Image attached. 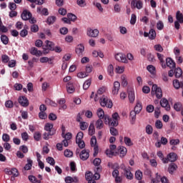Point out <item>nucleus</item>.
<instances>
[{
  "label": "nucleus",
  "instance_id": "nucleus-34",
  "mask_svg": "<svg viewBox=\"0 0 183 183\" xmlns=\"http://www.w3.org/2000/svg\"><path fill=\"white\" fill-rule=\"evenodd\" d=\"M96 128L97 129H102L104 128V122L102 119H99L96 122Z\"/></svg>",
  "mask_w": 183,
  "mask_h": 183
},
{
  "label": "nucleus",
  "instance_id": "nucleus-22",
  "mask_svg": "<svg viewBox=\"0 0 183 183\" xmlns=\"http://www.w3.org/2000/svg\"><path fill=\"white\" fill-rule=\"evenodd\" d=\"M65 102H66V101L65 100V99L61 98L58 101V104L59 105V109H66V108H68V107L66 106V104H65Z\"/></svg>",
  "mask_w": 183,
  "mask_h": 183
},
{
  "label": "nucleus",
  "instance_id": "nucleus-20",
  "mask_svg": "<svg viewBox=\"0 0 183 183\" xmlns=\"http://www.w3.org/2000/svg\"><path fill=\"white\" fill-rule=\"evenodd\" d=\"M176 169H178V166L175 163H171L169 164L168 172L170 173L171 175L175 172Z\"/></svg>",
  "mask_w": 183,
  "mask_h": 183
},
{
  "label": "nucleus",
  "instance_id": "nucleus-7",
  "mask_svg": "<svg viewBox=\"0 0 183 183\" xmlns=\"http://www.w3.org/2000/svg\"><path fill=\"white\" fill-rule=\"evenodd\" d=\"M55 48V44L50 41H46V48H44V54H49V51H53Z\"/></svg>",
  "mask_w": 183,
  "mask_h": 183
},
{
  "label": "nucleus",
  "instance_id": "nucleus-13",
  "mask_svg": "<svg viewBox=\"0 0 183 183\" xmlns=\"http://www.w3.org/2000/svg\"><path fill=\"white\" fill-rule=\"evenodd\" d=\"M119 88H121V84L119 81H116L114 82V86L112 89V94L113 95H118V92H119Z\"/></svg>",
  "mask_w": 183,
  "mask_h": 183
},
{
  "label": "nucleus",
  "instance_id": "nucleus-26",
  "mask_svg": "<svg viewBox=\"0 0 183 183\" xmlns=\"http://www.w3.org/2000/svg\"><path fill=\"white\" fill-rule=\"evenodd\" d=\"M66 89L69 94H74V92H75V88L74 87V85H72L71 82H69L67 84Z\"/></svg>",
  "mask_w": 183,
  "mask_h": 183
},
{
  "label": "nucleus",
  "instance_id": "nucleus-30",
  "mask_svg": "<svg viewBox=\"0 0 183 183\" xmlns=\"http://www.w3.org/2000/svg\"><path fill=\"white\" fill-rule=\"evenodd\" d=\"M174 76L175 78H181L182 76V69L178 67L174 69Z\"/></svg>",
  "mask_w": 183,
  "mask_h": 183
},
{
  "label": "nucleus",
  "instance_id": "nucleus-53",
  "mask_svg": "<svg viewBox=\"0 0 183 183\" xmlns=\"http://www.w3.org/2000/svg\"><path fill=\"white\" fill-rule=\"evenodd\" d=\"M87 128H88V123L85 122H80V129H81V131H85V129H87Z\"/></svg>",
  "mask_w": 183,
  "mask_h": 183
},
{
  "label": "nucleus",
  "instance_id": "nucleus-32",
  "mask_svg": "<svg viewBox=\"0 0 183 183\" xmlns=\"http://www.w3.org/2000/svg\"><path fill=\"white\" fill-rule=\"evenodd\" d=\"M84 49H85V47L84 46V45L79 44L76 48V53L77 54V55H81V54L84 52Z\"/></svg>",
  "mask_w": 183,
  "mask_h": 183
},
{
  "label": "nucleus",
  "instance_id": "nucleus-39",
  "mask_svg": "<svg viewBox=\"0 0 183 183\" xmlns=\"http://www.w3.org/2000/svg\"><path fill=\"white\" fill-rule=\"evenodd\" d=\"M1 41L4 45H8V43L9 42V38H8L6 35L2 34L1 36Z\"/></svg>",
  "mask_w": 183,
  "mask_h": 183
},
{
  "label": "nucleus",
  "instance_id": "nucleus-27",
  "mask_svg": "<svg viewBox=\"0 0 183 183\" xmlns=\"http://www.w3.org/2000/svg\"><path fill=\"white\" fill-rule=\"evenodd\" d=\"M55 21H56V17L55 16H50L46 19V24H48V25H53Z\"/></svg>",
  "mask_w": 183,
  "mask_h": 183
},
{
  "label": "nucleus",
  "instance_id": "nucleus-49",
  "mask_svg": "<svg viewBox=\"0 0 183 183\" xmlns=\"http://www.w3.org/2000/svg\"><path fill=\"white\" fill-rule=\"evenodd\" d=\"M179 142H180L179 139H172L169 141L170 145H173V146L179 145Z\"/></svg>",
  "mask_w": 183,
  "mask_h": 183
},
{
  "label": "nucleus",
  "instance_id": "nucleus-62",
  "mask_svg": "<svg viewBox=\"0 0 183 183\" xmlns=\"http://www.w3.org/2000/svg\"><path fill=\"white\" fill-rule=\"evenodd\" d=\"M26 29H28V27H26V29H24L20 31V36H21V38H25V36L28 35V30Z\"/></svg>",
  "mask_w": 183,
  "mask_h": 183
},
{
  "label": "nucleus",
  "instance_id": "nucleus-55",
  "mask_svg": "<svg viewBox=\"0 0 183 183\" xmlns=\"http://www.w3.org/2000/svg\"><path fill=\"white\" fill-rule=\"evenodd\" d=\"M6 108H14V102L11 100H7L5 102Z\"/></svg>",
  "mask_w": 183,
  "mask_h": 183
},
{
  "label": "nucleus",
  "instance_id": "nucleus-21",
  "mask_svg": "<svg viewBox=\"0 0 183 183\" xmlns=\"http://www.w3.org/2000/svg\"><path fill=\"white\" fill-rule=\"evenodd\" d=\"M97 116L99 118V119H104V122H105V117H108L107 114H105V113L104 112V109L99 108L97 110Z\"/></svg>",
  "mask_w": 183,
  "mask_h": 183
},
{
  "label": "nucleus",
  "instance_id": "nucleus-61",
  "mask_svg": "<svg viewBox=\"0 0 183 183\" xmlns=\"http://www.w3.org/2000/svg\"><path fill=\"white\" fill-rule=\"evenodd\" d=\"M101 162H102V161H101V159H99V158H96L93 161V164L96 167V168H97V167H101V166H99V165H101Z\"/></svg>",
  "mask_w": 183,
  "mask_h": 183
},
{
  "label": "nucleus",
  "instance_id": "nucleus-9",
  "mask_svg": "<svg viewBox=\"0 0 183 183\" xmlns=\"http://www.w3.org/2000/svg\"><path fill=\"white\" fill-rule=\"evenodd\" d=\"M21 18L23 21H29L32 18V13L28 10H24L21 13Z\"/></svg>",
  "mask_w": 183,
  "mask_h": 183
},
{
  "label": "nucleus",
  "instance_id": "nucleus-23",
  "mask_svg": "<svg viewBox=\"0 0 183 183\" xmlns=\"http://www.w3.org/2000/svg\"><path fill=\"white\" fill-rule=\"evenodd\" d=\"M32 164H34V162L31 159L28 158L27 159V164H25V166L24 167V169L25 171L31 170V168H32Z\"/></svg>",
  "mask_w": 183,
  "mask_h": 183
},
{
  "label": "nucleus",
  "instance_id": "nucleus-6",
  "mask_svg": "<svg viewBox=\"0 0 183 183\" xmlns=\"http://www.w3.org/2000/svg\"><path fill=\"white\" fill-rule=\"evenodd\" d=\"M122 169L123 170L124 174L126 177L127 179H134V174L131 172V167H122Z\"/></svg>",
  "mask_w": 183,
  "mask_h": 183
},
{
  "label": "nucleus",
  "instance_id": "nucleus-33",
  "mask_svg": "<svg viewBox=\"0 0 183 183\" xmlns=\"http://www.w3.org/2000/svg\"><path fill=\"white\" fill-rule=\"evenodd\" d=\"M66 183H72V182H78V178L76 177H71L69 176L65 178Z\"/></svg>",
  "mask_w": 183,
  "mask_h": 183
},
{
  "label": "nucleus",
  "instance_id": "nucleus-64",
  "mask_svg": "<svg viewBox=\"0 0 183 183\" xmlns=\"http://www.w3.org/2000/svg\"><path fill=\"white\" fill-rule=\"evenodd\" d=\"M147 71H149L150 74H155V66L152 65L147 66Z\"/></svg>",
  "mask_w": 183,
  "mask_h": 183
},
{
  "label": "nucleus",
  "instance_id": "nucleus-54",
  "mask_svg": "<svg viewBox=\"0 0 183 183\" xmlns=\"http://www.w3.org/2000/svg\"><path fill=\"white\" fill-rule=\"evenodd\" d=\"M121 79L122 86H128V81H127V77H125V76H122Z\"/></svg>",
  "mask_w": 183,
  "mask_h": 183
},
{
  "label": "nucleus",
  "instance_id": "nucleus-17",
  "mask_svg": "<svg viewBox=\"0 0 183 183\" xmlns=\"http://www.w3.org/2000/svg\"><path fill=\"white\" fill-rule=\"evenodd\" d=\"M160 105L162 108H165L166 111H169V109H171V106H169V103L167 99H162L160 101Z\"/></svg>",
  "mask_w": 183,
  "mask_h": 183
},
{
  "label": "nucleus",
  "instance_id": "nucleus-51",
  "mask_svg": "<svg viewBox=\"0 0 183 183\" xmlns=\"http://www.w3.org/2000/svg\"><path fill=\"white\" fill-rule=\"evenodd\" d=\"M102 94H104V89H99L97 91V93L96 94V97H94V101L97 102V101H98V98H101L99 97V95H102Z\"/></svg>",
  "mask_w": 183,
  "mask_h": 183
},
{
  "label": "nucleus",
  "instance_id": "nucleus-47",
  "mask_svg": "<svg viewBox=\"0 0 183 183\" xmlns=\"http://www.w3.org/2000/svg\"><path fill=\"white\" fill-rule=\"evenodd\" d=\"M107 72L110 76L114 75V66L112 64L109 65L107 67Z\"/></svg>",
  "mask_w": 183,
  "mask_h": 183
},
{
  "label": "nucleus",
  "instance_id": "nucleus-5",
  "mask_svg": "<svg viewBox=\"0 0 183 183\" xmlns=\"http://www.w3.org/2000/svg\"><path fill=\"white\" fill-rule=\"evenodd\" d=\"M166 159V164H168V162L174 163L175 161L178 159V154L174 152H171L167 154Z\"/></svg>",
  "mask_w": 183,
  "mask_h": 183
},
{
  "label": "nucleus",
  "instance_id": "nucleus-45",
  "mask_svg": "<svg viewBox=\"0 0 183 183\" xmlns=\"http://www.w3.org/2000/svg\"><path fill=\"white\" fill-rule=\"evenodd\" d=\"M95 134V126L93 124H91L89 127V135H94Z\"/></svg>",
  "mask_w": 183,
  "mask_h": 183
},
{
  "label": "nucleus",
  "instance_id": "nucleus-28",
  "mask_svg": "<svg viewBox=\"0 0 183 183\" xmlns=\"http://www.w3.org/2000/svg\"><path fill=\"white\" fill-rule=\"evenodd\" d=\"M129 102H131L132 104V102H134V101H135V93L134 92V91H132V89L129 90Z\"/></svg>",
  "mask_w": 183,
  "mask_h": 183
},
{
  "label": "nucleus",
  "instance_id": "nucleus-3",
  "mask_svg": "<svg viewBox=\"0 0 183 183\" xmlns=\"http://www.w3.org/2000/svg\"><path fill=\"white\" fill-rule=\"evenodd\" d=\"M152 92H154L158 99H161V98H162V89H161L160 87H158V85L157 84L152 85Z\"/></svg>",
  "mask_w": 183,
  "mask_h": 183
},
{
  "label": "nucleus",
  "instance_id": "nucleus-48",
  "mask_svg": "<svg viewBox=\"0 0 183 183\" xmlns=\"http://www.w3.org/2000/svg\"><path fill=\"white\" fill-rule=\"evenodd\" d=\"M110 134L113 137H117L118 135V130L114 127H110Z\"/></svg>",
  "mask_w": 183,
  "mask_h": 183
},
{
  "label": "nucleus",
  "instance_id": "nucleus-36",
  "mask_svg": "<svg viewBox=\"0 0 183 183\" xmlns=\"http://www.w3.org/2000/svg\"><path fill=\"white\" fill-rule=\"evenodd\" d=\"M7 172L9 175H13L14 177H18V175H19V173L18 172V169L16 168H12Z\"/></svg>",
  "mask_w": 183,
  "mask_h": 183
},
{
  "label": "nucleus",
  "instance_id": "nucleus-18",
  "mask_svg": "<svg viewBox=\"0 0 183 183\" xmlns=\"http://www.w3.org/2000/svg\"><path fill=\"white\" fill-rule=\"evenodd\" d=\"M94 174L93 176L94 179H99L101 178V174L99 172H102V167H97L94 168Z\"/></svg>",
  "mask_w": 183,
  "mask_h": 183
},
{
  "label": "nucleus",
  "instance_id": "nucleus-50",
  "mask_svg": "<svg viewBox=\"0 0 183 183\" xmlns=\"http://www.w3.org/2000/svg\"><path fill=\"white\" fill-rule=\"evenodd\" d=\"M67 18L69 21H72L73 22L76 21V16H75V14H73L72 13H69L67 14Z\"/></svg>",
  "mask_w": 183,
  "mask_h": 183
},
{
  "label": "nucleus",
  "instance_id": "nucleus-15",
  "mask_svg": "<svg viewBox=\"0 0 183 183\" xmlns=\"http://www.w3.org/2000/svg\"><path fill=\"white\" fill-rule=\"evenodd\" d=\"M55 134H56V130L46 131L43 134V138L46 141H48V139H49L51 137H53V135H55Z\"/></svg>",
  "mask_w": 183,
  "mask_h": 183
},
{
  "label": "nucleus",
  "instance_id": "nucleus-38",
  "mask_svg": "<svg viewBox=\"0 0 183 183\" xmlns=\"http://www.w3.org/2000/svg\"><path fill=\"white\" fill-rule=\"evenodd\" d=\"M157 155L162 161L163 164H167V157H164V154H162V152H157Z\"/></svg>",
  "mask_w": 183,
  "mask_h": 183
},
{
  "label": "nucleus",
  "instance_id": "nucleus-63",
  "mask_svg": "<svg viewBox=\"0 0 183 183\" xmlns=\"http://www.w3.org/2000/svg\"><path fill=\"white\" fill-rule=\"evenodd\" d=\"M152 131H153V129H152V126H151L150 124L147 125L146 127V133L148 134V135H151L152 134Z\"/></svg>",
  "mask_w": 183,
  "mask_h": 183
},
{
  "label": "nucleus",
  "instance_id": "nucleus-10",
  "mask_svg": "<svg viewBox=\"0 0 183 183\" xmlns=\"http://www.w3.org/2000/svg\"><path fill=\"white\" fill-rule=\"evenodd\" d=\"M99 34V31L98 29H92L91 28L87 29V36L92 38H97Z\"/></svg>",
  "mask_w": 183,
  "mask_h": 183
},
{
  "label": "nucleus",
  "instance_id": "nucleus-2",
  "mask_svg": "<svg viewBox=\"0 0 183 183\" xmlns=\"http://www.w3.org/2000/svg\"><path fill=\"white\" fill-rule=\"evenodd\" d=\"M101 107H107V108H112L113 104L112 100H109L107 96H102L99 99Z\"/></svg>",
  "mask_w": 183,
  "mask_h": 183
},
{
  "label": "nucleus",
  "instance_id": "nucleus-8",
  "mask_svg": "<svg viewBox=\"0 0 183 183\" xmlns=\"http://www.w3.org/2000/svg\"><path fill=\"white\" fill-rule=\"evenodd\" d=\"M115 59L119 62H123L124 64H128V59H127V56L125 54L122 53H119L115 55Z\"/></svg>",
  "mask_w": 183,
  "mask_h": 183
},
{
  "label": "nucleus",
  "instance_id": "nucleus-11",
  "mask_svg": "<svg viewBox=\"0 0 183 183\" xmlns=\"http://www.w3.org/2000/svg\"><path fill=\"white\" fill-rule=\"evenodd\" d=\"M142 1L141 0H132V8H137V9H142Z\"/></svg>",
  "mask_w": 183,
  "mask_h": 183
},
{
  "label": "nucleus",
  "instance_id": "nucleus-19",
  "mask_svg": "<svg viewBox=\"0 0 183 183\" xmlns=\"http://www.w3.org/2000/svg\"><path fill=\"white\" fill-rule=\"evenodd\" d=\"M116 154H119L121 157H124L127 155V149L124 146H119Z\"/></svg>",
  "mask_w": 183,
  "mask_h": 183
},
{
  "label": "nucleus",
  "instance_id": "nucleus-31",
  "mask_svg": "<svg viewBox=\"0 0 183 183\" xmlns=\"http://www.w3.org/2000/svg\"><path fill=\"white\" fill-rule=\"evenodd\" d=\"M45 131H56V129H54V124L51 123H46L44 126Z\"/></svg>",
  "mask_w": 183,
  "mask_h": 183
},
{
  "label": "nucleus",
  "instance_id": "nucleus-4",
  "mask_svg": "<svg viewBox=\"0 0 183 183\" xmlns=\"http://www.w3.org/2000/svg\"><path fill=\"white\" fill-rule=\"evenodd\" d=\"M91 147L94 148V157H97L98 155V152L99 151L98 148V144H97V137L95 136H93L90 141Z\"/></svg>",
  "mask_w": 183,
  "mask_h": 183
},
{
  "label": "nucleus",
  "instance_id": "nucleus-42",
  "mask_svg": "<svg viewBox=\"0 0 183 183\" xmlns=\"http://www.w3.org/2000/svg\"><path fill=\"white\" fill-rule=\"evenodd\" d=\"M124 141L127 147H132V145H134V143H132V140H131L129 137H125Z\"/></svg>",
  "mask_w": 183,
  "mask_h": 183
},
{
  "label": "nucleus",
  "instance_id": "nucleus-57",
  "mask_svg": "<svg viewBox=\"0 0 183 183\" xmlns=\"http://www.w3.org/2000/svg\"><path fill=\"white\" fill-rule=\"evenodd\" d=\"M46 162H48V164H49L50 165H52V167L55 165V159L53 157H47Z\"/></svg>",
  "mask_w": 183,
  "mask_h": 183
},
{
  "label": "nucleus",
  "instance_id": "nucleus-24",
  "mask_svg": "<svg viewBox=\"0 0 183 183\" xmlns=\"http://www.w3.org/2000/svg\"><path fill=\"white\" fill-rule=\"evenodd\" d=\"M166 64L169 68H175V63L174 62V60L169 57L166 59Z\"/></svg>",
  "mask_w": 183,
  "mask_h": 183
},
{
  "label": "nucleus",
  "instance_id": "nucleus-46",
  "mask_svg": "<svg viewBox=\"0 0 183 183\" xmlns=\"http://www.w3.org/2000/svg\"><path fill=\"white\" fill-rule=\"evenodd\" d=\"M135 178L138 181H141L142 179V172L138 170L135 172Z\"/></svg>",
  "mask_w": 183,
  "mask_h": 183
},
{
  "label": "nucleus",
  "instance_id": "nucleus-58",
  "mask_svg": "<svg viewBox=\"0 0 183 183\" xmlns=\"http://www.w3.org/2000/svg\"><path fill=\"white\" fill-rule=\"evenodd\" d=\"M29 180L30 182H32V183H39V182H41V181H38L36 179V177H35L33 175H29Z\"/></svg>",
  "mask_w": 183,
  "mask_h": 183
},
{
  "label": "nucleus",
  "instance_id": "nucleus-16",
  "mask_svg": "<svg viewBox=\"0 0 183 183\" xmlns=\"http://www.w3.org/2000/svg\"><path fill=\"white\" fill-rule=\"evenodd\" d=\"M29 52L31 55H34V56H42V51L41 50H38L36 47H31L29 49Z\"/></svg>",
  "mask_w": 183,
  "mask_h": 183
},
{
  "label": "nucleus",
  "instance_id": "nucleus-60",
  "mask_svg": "<svg viewBox=\"0 0 183 183\" xmlns=\"http://www.w3.org/2000/svg\"><path fill=\"white\" fill-rule=\"evenodd\" d=\"M10 139H11V137H9V134H3V135H2V140L4 142H9Z\"/></svg>",
  "mask_w": 183,
  "mask_h": 183
},
{
  "label": "nucleus",
  "instance_id": "nucleus-29",
  "mask_svg": "<svg viewBox=\"0 0 183 183\" xmlns=\"http://www.w3.org/2000/svg\"><path fill=\"white\" fill-rule=\"evenodd\" d=\"M157 38V32L154 29H152L149 31V39H155Z\"/></svg>",
  "mask_w": 183,
  "mask_h": 183
},
{
  "label": "nucleus",
  "instance_id": "nucleus-1",
  "mask_svg": "<svg viewBox=\"0 0 183 183\" xmlns=\"http://www.w3.org/2000/svg\"><path fill=\"white\" fill-rule=\"evenodd\" d=\"M119 121V114L115 112L112 114V118L109 116L105 117V124H108L109 127H118Z\"/></svg>",
  "mask_w": 183,
  "mask_h": 183
},
{
  "label": "nucleus",
  "instance_id": "nucleus-56",
  "mask_svg": "<svg viewBox=\"0 0 183 183\" xmlns=\"http://www.w3.org/2000/svg\"><path fill=\"white\" fill-rule=\"evenodd\" d=\"M74 155V153L69 150V149H66L64 151V157H66V158H71Z\"/></svg>",
  "mask_w": 183,
  "mask_h": 183
},
{
  "label": "nucleus",
  "instance_id": "nucleus-59",
  "mask_svg": "<svg viewBox=\"0 0 183 183\" xmlns=\"http://www.w3.org/2000/svg\"><path fill=\"white\" fill-rule=\"evenodd\" d=\"M30 29L31 32L36 33L38 31H39V27L36 24H33L31 26Z\"/></svg>",
  "mask_w": 183,
  "mask_h": 183
},
{
  "label": "nucleus",
  "instance_id": "nucleus-14",
  "mask_svg": "<svg viewBox=\"0 0 183 183\" xmlns=\"http://www.w3.org/2000/svg\"><path fill=\"white\" fill-rule=\"evenodd\" d=\"M79 157L82 161H86V159L89 158V150L83 149L81 152Z\"/></svg>",
  "mask_w": 183,
  "mask_h": 183
},
{
  "label": "nucleus",
  "instance_id": "nucleus-44",
  "mask_svg": "<svg viewBox=\"0 0 183 183\" xmlns=\"http://www.w3.org/2000/svg\"><path fill=\"white\" fill-rule=\"evenodd\" d=\"M137 113L135 111H131L130 112V116L129 118L132 119V122H135V120L137 119Z\"/></svg>",
  "mask_w": 183,
  "mask_h": 183
},
{
  "label": "nucleus",
  "instance_id": "nucleus-25",
  "mask_svg": "<svg viewBox=\"0 0 183 183\" xmlns=\"http://www.w3.org/2000/svg\"><path fill=\"white\" fill-rule=\"evenodd\" d=\"M176 19L179 24H183V14L180 11H177L176 13Z\"/></svg>",
  "mask_w": 183,
  "mask_h": 183
},
{
  "label": "nucleus",
  "instance_id": "nucleus-41",
  "mask_svg": "<svg viewBox=\"0 0 183 183\" xmlns=\"http://www.w3.org/2000/svg\"><path fill=\"white\" fill-rule=\"evenodd\" d=\"M91 82H92L91 79H89L86 81H84V83L83 84V89H84V90L88 89V88H89V86H91Z\"/></svg>",
  "mask_w": 183,
  "mask_h": 183
},
{
  "label": "nucleus",
  "instance_id": "nucleus-52",
  "mask_svg": "<svg viewBox=\"0 0 183 183\" xmlns=\"http://www.w3.org/2000/svg\"><path fill=\"white\" fill-rule=\"evenodd\" d=\"M9 61V56L8 55L4 54L1 56V62H3V64H8Z\"/></svg>",
  "mask_w": 183,
  "mask_h": 183
},
{
  "label": "nucleus",
  "instance_id": "nucleus-43",
  "mask_svg": "<svg viewBox=\"0 0 183 183\" xmlns=\"http://www.w3.org/2000/svg\"><path fill=\"white\" fill-rule=\"evenodd\" d=\"M82 138H84V132H78L76 137V142H79L82 141Z\"/></svg>",
  "mask_w": 183,
  "mask_h": 183
},
{
  "label": "nucleus",
  "instance_id": "nucleus-12",
  "mask_svg": "<svg viewBox=\"0 0 183 183\" xmlns=\"http://www.w3.org/2000/svg\"><path fill=\"white\" fill-rule=\"evenodd\" d=\"M19 103L21 107H26L28 105H29V102L28 101V98H26L25 96H21L19 98Z\"/></svg>",
  "mask_w": 183,
  "mask_h": 183
},
{
  "label": "nucleus",
  "instance_id": "nucleus-35",
  "mask_svg": "<svg viewBox=\"0 0 183 183\" xmlns=\"http://www.w3.org/2000/svg\"><path fill=\"white\" fill-rule=\"evenodd\" d=\"M134 112H137V114H139V112H141V111H142V104L139 102H137V104L134 107Z\"/></svg>",
  "mask_w": 183,
  "mask_h": 183
},
{
  "label": "nucleus",
  "instance_id": "nucleus-40",
  "mask_svg": "<svg viewBox=\"0 0 183 183\" xmlns=\"http://www.w3.org/2000/svg\"><path fill=\"white\" fill-rule=\"evenodd\" d=\"M0 31L3 32V34H6L8 32V29L6 26H4V24L2 23V20L0 17Z\"/></svg>",
  "mask_w": 183,
  "mask_h": 183
},
{
  "label": "nucleus",
  "instance_id": "nucleus-37",
  "mask_svg": "<svg viewBox=\"0 0 183 183\" xmlns=\"http://www.w3.org/2000/svg\"><path fill=\"white\" fill-rule=\"evenodd\" d=\"M183 109L182 103L177 102L174 104V109L177 111V112H179Z\"/></svg>",
  "mask_w": 183,
  "mask_h": 183
}]
</instances>
